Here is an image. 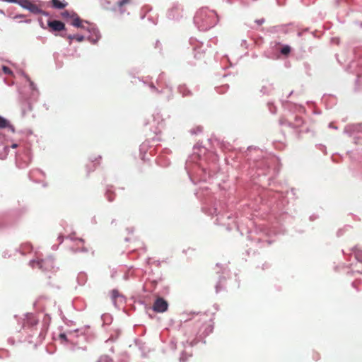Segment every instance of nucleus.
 Listing matches in <instances>:
<instances>
[{
	"label": "nucleus",
	"instance_id": "f257e3e1",
	"mask_svg": "<svg viewBox=\"0 0 362 362\" xmlns=\"http://www.w3.org/2000/svg\"><path fill=\"white\" fill-rule=\"evenodd\" d=\"M19 5L28 10L30 12L34 14H39L43 12V3L39 1H31V0H21Z\"/></svg>",
	"mask_w": 362,
	"mask_h": 362
},
{
	"label": "nucleus",
	"instance_id": "f03ea898",
	"mask_svg": "<svg viewBox=\"0 0 362 362\" xmlns=\"http://www.w3.org/2000/svg\"><path fill=\"white\" fill-rule=\"evenodd\" d=\"M50 31H62L65 30V25L64 23L59 21H49L47 23Z\"/></svg>",
	"mask_w": 362,
	"mask_h": 362
},
{
	"label": "nucleus",
	"instance_id": "7ed1b4c3",
	"mask_svg": "<svg viewBox=\"0 0 362 362\" xmlns=\"http://www.w3.org/2000/svg\"><path fill=\"white\" fill-rule=\"evenodd\" d=\"M51 4L53 8L58 9H62L68 4L66 2L60 0H52Z\"/></svg>",
	"mask_w": 362,
	"mask_h": 362
},
{
	"label": "nucleus",
	"instance_id": "20e7f679",
	"mask_svg": "<svg viewBox=\"0 0 362 362\" xmlns=\"http://www.w3.org/2000/svg\"><path fill=\"white\" fill-rule=\"evenodd\" d=\"M70 22H71V24L74 27H76V28H82L83 27L82 21L79 18V16H78V14L76 13V16L73 17L70 20Z\"/></svg>",
	"mask_w": 362,
	"mask_h": 362
},
{
	"label": "nucleus",
	"instance_id": "39448f33",
	"mask_svg": "<svg viewBox=\"0 0 362 362\" xmlns=\"http://www.w3.org/2000/svg\"><path fill=\"white\" fill-rule=\"evenodd\" d=\"M61 16L66 21H70L73 17L76 16V13L73 11L65 10L61 13Z\"/></svg>",
	"mask_w": 362,
	"mask_h": 362
},
{
	"label": "nucleus",
	"instance_id": "423d86ee",
	"mask_svg": "<svg viewBox=\"0 0 362 362\" xmlns=\"http://www.w3.org/2000/svg\"><path fill=\"white\" fill-rule=\"evenodd\" d=\"M44 262L43 260H33L30 262V265L33 268L42 269L43 267Z\"/></svg>",
	"mask_w": 362,
	"mask_h": 362
},
{
	"label": "nucleus",
	"instance_id": "0eeeda50",
	"mask_svg": "<svg viewBox=\"0 0 362 362\" xmlns=\"http://www.w3.org/2000/svg\"><path fill=\"white\" fill-rule=\"evenodd\" d=\"M68 38L70 40H76L78 42H82L84 40V37L83 35H69Z\"/></svg>",
	"mask_w": 362,
	"mask_h": 362
},
{
	"label": "nucleus",
	"instance_id": "6e6552de",
	"mask_svg": "<svg viewBox=\"0 0 362 362\" xmlns=\"http://www.w3.org/2000/svg\"><path fill=\"white\" fill-rule=\"evenodd\" d=\"M291 52V47L288 45H285L281 48V53L284 55H288Z\"/></svg>",
	"mask_w": 362,
	"mask_h": 362
},
{
	"label": "nucleus",
	"instance_id": "1a4fd4ad",
	"mask_svg": "<svg viewBox=\"0 0 362 362\" xmlns=\"http://www.w3.org/2000/svg\"><path fill=\"white\" fill-rule=\"evenodd\" d=\"M106 196H107V199L110 202L113 201L115 199V197L114 193L112 192L110 190L107 191Z\"/></svg>",
	"mask_w": 362,
	"mask_h": 362
},
{
	"label": "nucleus",
	"instance_id": "9d476101",
	"mask_svg": "<svg viewBox=\"0 0 362 362\" xmlns=\"http://www.w3.org/2000/svg\"><path fill=\"white\" fill-rule=\"evenodd\" d=\"M7 125V121L6 119L3 118L2 117H0V128H4L6 127Z\"/></svg>",
	"mask_w": 362,
	"mask_h": 362
},
{
	"label": "nucleus",
	"instance_id": "9b49d317",
	"mask_svg": "<svg viewBox=\"0 0 362 362\" xmlns=\"http://www.w3.org/2000/svg\"><path fill=\"white\" fill-rule=\"evenodd\" d=\"M2 69H3L4 72L5 74H11V71L7 66H4Z\"/></svg>",
	"mask_w": 362,
	"mask_h": 362
},
{
	"label": "nucleus",
	"instance_id": "f8f14e48",
	"mask_svg": "<svg viewBox=\"0 0 362 362\" xmlns=\"http://www.w3.org/2000/svg\"><path fill=\"white\" fill-rule=\"evenodd\" d=\"M130 0H122L118 3L119 6H122L129 2Z\"/></svg>",
	"mask_w": 362,
	"mask_h": 362
},
{
	"label": "nucleus",
	"instance_id": "ddd939ff",
	"mask_svg": "<svg viewBox=\"0 0 362 362\" xmlns=\"http://www.w3.org/2000/svg\"><path fill=\"white\" fill-rule=\"evenodd\" d=\"M178 10H179V8L177 7H175V8H172L170 12L169 16L173 17V13L174 12V11H178Z\"/></svg>",
	"mask_w": 362,
	"mask_h": 362
},
{
	"label": "nucleus",
	"instance_id": "4468645a",
	"mask_svg": "<svg viewBox=\"0 0 362 362\" xmlns=\"http://www.w3.org/2000/svg\"><path fill=\"white\" fill-rule=\"evenodd\" d=\"M204 11H201L196 16H195V21H197L199 16H202V14H203Z\"/></svg>",
	"mask_w": 362,
	"mask_h": 362
},
{
	"label": "nucleus",
	"instance_id": "2eb2a0df",
	"mask_svg": "<svg viewBox=\"0 0 362 362\" xmlns=\"http://www.w3.org/2000/svg\"><path fill=\"white\" fill-rule=\"evenodd\" d=\"M90 170H94L96 168L95 163H93V162L90 163Z\"/></svg>",
	"mask_w": 362,
	"mask_h": 362
},
{
	"label": "nucleus",
	"instance_id": "dca6fc26",
	"mask_svg": "<svg viewBox=\"0 0 362 362\" xmlns=\"http://www.w3.org/2000/svg\"><path fill=\"white\" fill-rule=\"evenodd\" d=\"M75 233H72V234H70L68 238H70L71 240H75Z\"/></svg>",
	"mask_w": 362,
	"mask_h": 362
},
{
	"label": "nucleus",
	"instance_id": "f3484780",
	"mask_svg": "<svg viewBox=\"0 0 362 362\" xmlns=\"http://www.w3.org/2000/svg\"><path fill=\"white\" fill-rule=\"evenodd\" d=\"M39 23H40L41 27L43 28V22H42V20L41 18L39 19Z\"/></svg>",
	"mask_w": 362,
	"mask_h": 362
},
{
	"label": "nucleus",
	"instance_id": "a211bd4d",
	"mask_svg": "<svg viewBox=\"0 0 362 362\" xmlns=\"http://www.w3.org/2000/svg\"><path fill=\"white\" fill-rule=\"evenodd\" d=\"M22 17H23V16H16L14 17V18H15V19H17V18H22Z\"/></svg>",
	"mask_w": 362,
	"mask_h": 362
},
{
	"label": "nucleus",
	"instance_id": "6ab92c4d",
	"mask_svg": "<svg viewBox=\"0 0 362 362\" xmlns=\"http://www.w3.org/2000/svg\"><path fill=\"white\" fill-rule=\"evenodd\" d=\"M16 147H17V144H14L12 145V148H16Z\"/></svg>",
	"mask_w": 362,
	"mask_h": 362
},
{
	"label": "nucleus",
	"instance_id": "aec40b11",
	"mask_svg": "<svg viewBox=\"0 0 362 362\" xmlns=\"http://www.w3.org/2000/svg\"><path fill=\"white\" fill-rule=\"evenodd\" d=\"M78 240H79L81 243H83V239H78Z\"/></svg>",
	"mask_w": 362,
	"mask_h": 362
},
{
	"label": "nucleus",
	"instance_id": "412c9836",
	"mask_svg": "<svg viewBox=\"0 0 362 362\" xmlns=\"http://www.w3.org/2000/svg\"><path fill=\"white\" fill-rule=\"evenodd\" d=\"M25 22V23H29V22H30V20H26Z\"/></svg>",
	"mask_w": 362,
	"mask_h": 362
},
{
	"label": "nucleus",
	"instance_id": "4be33fe9",
	"mask_svg": "<svg viewBox=\"0 0 362 362\" xmlns=\"http://www.w3.org/2000/svg\"><path fill=\"white\" fill-rule=\"evenodd\" d=\"M52 269H53L54 272L57 271L56 269H54V267H52Z\"/></svg>",
	"mask_w": 362,
	"mask_h": 362
}]
</instances>
